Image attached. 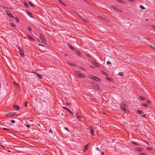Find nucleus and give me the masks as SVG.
I'll list each match as a JSON object with an SVG mask.
<instances>
[{"label":"nucleus","instance_id":"f257e3e1","mask_svg":"<svg viewBox=\"0 0 155 155\" xmlns=\"http://www.w3.org/2000/svg\"><path fill=\"white\" fill-rule=\"evenodd\" d=\"M75 74L78 78H84L85 77L83 74L78 71H75Z\"/></svg>","mask_w":155,"mask_h":155},{"label":"nucleus","instance_id":"f03ea898","mask_svg":"<svg viewBox=\"0 0 155 155\" xmlns=\"http://www.w3.org/2000/svg\"><path fill=\"white\" fill-rule=\"evenodd\" d=\"M89 77L91 79L97 82H100L101 81V80L100 79L98 78L97 77L93 76L92 75H90Z\"/></svg>","mask_w":155,"mask_h":155},{"label":"nucleus","instance_id":"7ed1b4c3","mask_svg":"<svg viewBox=\"0 0 155 155\" xmlns=\"http://www.w3.org/2000/svg\"><path fill=\"white\" fill-rule=\"evenodd\" d=\"M40 36L42 42L45 44L46 42V41L44 35L42 33H41L40 34Z\"/></svg>","mask_w":155,"mask_h":155},{"label":"nucleus","instance_id":"20e7f679","mask_svg":"<svg viewBox=\"0 0 155 155\" xmlns=\"http://www.w3.org/2000/svg\"><path fill=\"white\" fill-rule=\"evenodd\" d=\"M120 108L124 111H126V109L125 108L127 107L126 105L123 103H122L120 104Z\"/></svg>","mask_w":155,"mask_h":155},{"label":"nucleus","instance_id":"39448f33","mask_svg":"<svg viewBox=\"0 0 155 155\" xmlns=\"http://www.w3.org/2000/svg\"><path fill=\"white\" fill-rule=\"evenodd\" d=\"M112 8L117 11H118L119 12H122V11L120 9H118L116 6L112 5Z\"/></svg>","mask_w":155,"mask_h":155},{"label":"nucleus","instance_id":"423d86ee","mask_svg":"<svg viewBox=\"0 0 155 155\" xmlns=\"http://www.w3.org/2000/svg\"><path fill=\"white\" fill-rule=\"evenodd\" d=\"M89 129L91 132V134L93 135L94 136L95 134L94 132V130L93 127L91 126H90L89 127Z\"/></svg>","mask_w":155,"mask_h":155},{"label":"nucleus","instance_id":"0eeeda50","mask_svg":"<svg viewBox=\"0 0 155 155\" xmlns=\"http://www.w3.org/2000/svg\"><path fill=\"white\" fill-rule=\"evenodd\" d=\"M97 17L101 20L105 21L106 22H108L109 21V20L107 18H104L103 17L100 16H97Z\"/></svg>","mask_w":155,"mask_h":155},{"label":"nucleus","instance_id":"6e6552de","mask_svg":"<svg viewBox=\"0 0 155 155\" xmlns=\"http://www.w3.org/2000/svg\"><path fill=\"white\" fill-rule=\"evenodd\" d=\"M99 85L98 84H96L94 86V88L96 90H97L98 91H101V90L99 88Z\"/></svg>","mask_w":155,"mask_h":155},{"label":"nucleus","instance_id":"1a4fd4ad","mask_svg":"<svg viewBox=\"0 0 155 155\" xmlns=\"http://www.w3.org/2000/svg\"><path fill=\"white\" fill-rule=\"evenodd\" d=\"M135 150L139 152H142L143 151V149L141 147H137L135 148Z\"/></svg>","mask_w":155,"mask_h":155},{"label":"nucleus","instance_id":"9d476101","mask_svg":"<svg viewBox=\"0 0 155 155\" xmlns=\"http://www.w3.org/2000/svg\"><path fill=\"white\" fill-rule=\"evenodd\" d=\"M68 45L71 50H75L74 48L70 44L68 43Z\"/></svg>","mask_w":155,"mask_h":155},{"label":"nucleus","instance_id":"9b49d317","mask_svg":"<svg viewBox=\"0 0 155 155\" xmlns=\"http://www.w3.org/2000/svg\"><path fill=\"white\" fill-rule=\"evenodd\" d=\"M13 107L16 110H18L20 108V107L17 105H15L13 106Z\"/></svg>","mask_w":155,"mask_h":155},{"label":"nucleus","instance_id":"f8f14e48","mask_svg":"<svg viewBox=\"0 0 155 155\" xmlns=\"http://www.w3.org/2000/svg\"><path fill=\"white\" fill-rule=\"evenodd\" d=\"M67 63L71 65V66H72L76 67V66L75 65V64H73V63H71L69 61H67Z\"/></svg>","mask_w":155,"mask_h":155},{"label":"nucleus","instance_id":"ddd939ff","mask_svg":"<svg viewBox=\"0 0 155 155\" xmlns=\"http://www.w3.org/2000/svg\"><path fill=\"white\" fill-rule=\"evenodd\" d=\"M8 15L10 18H15V17L13 16V15L10 12L7 13Z\"/></svg>","mask_w":155,"mask_h":155},{"label":"nucleus","instance_id":"4468645a","mask_svg":"<svg viewBox=\"0 0 155 155\" xmlns=\"http://www.w3.org/2000/svg\"><path fill=\"white\" fill-rule=\"evenodd\" d=\"M33 73H34L36 74V75L38 77V78H39L40 79H42V76L40 74H38L37 73L35 72H33Z\"/></svg>","mask_w":155,"mask_h":155},{"label":"nucleus","instance_id":"2eb2a0df","mask_svg":"<svg viewBox=\"0 0 155 155\" xmlns=\"http://www.w3.org/2000/svg\"><path fill=\"white\" fill-rule=\"evenodd\" d=\"M93 64L95 66H96L97 67H99V65H98V64L95 61H94L93 62Z\"/></svg>","mask_w":155,"mask_h":155},{"label":"nucleus","instance_id":"dca6fc26","mask_svg":"<svg viewBox=\"0 0 155 155\" xmlns=\"http://www.w3.org/2000/svg\"><path fill=\"white\" fill-rule=\"evenodd\" d=\"M19 53L21 56L23 57L24 55V54L23 51H19Z\"/></svg>","mask_w":155,"mask_h":155},{"label":"nucleus","instance_id":"f3484780","mask_svg":"<svg viewBox=\"0 0 155 155\" xmlns=\"http://www.w3.org/2000/svg\"><path fill=\"white\" fill-rule=\"evenodd\" d=\"M137 111L139 114H142L143 113V111L140 110H137Z\"/></svg>","mask_w":155,"mask_h":155},{"label":"nucleus","instance_id":"a211bd4d","mask_svg":"<svg viewBox=\"0 0 155 155\" xmlns=\"http://www.w3.org/2000/svg\"><path fill=\"white\" fill-rule=\"evenodd\" d=\"M27 36L28 37V38H29L31 40H32L33 41H35V39L33 37H32L31 36H30V35H28Z\"/></svg>","mask_w":155,"mask_h":155},{"label":"nucleus","instance_id":"6ab92c4d","mask_svg":"<svg viewBox=\"0 0 155 155\" xmlns=\"http://www.w3.org/2000/svg\"><path fill=\"white\" fill-rule=\"evenodd\" d=\"M28 3H29V4L31 5V6L32 7H35V5L33 4H32V3L30 1H28Z\"/></svg>","mask_w":155,"mask_h":155},{"label":"nucleus","instance_id":"aec40b11","mask_svg":"<svg viewBox=\"0 0 155 155\" xmlns=\"http://www.w3.org/2000/svg\"><path fill=\"white\" fill-rule=\"evenodd\" d=\"M24 5L27 8H28L29 7V5L27 4V3L25 2H24Z\"/></svg>","mask_w":155,"mask_h":155},{"label":"nucleus","instance_id":"412c9836","mask_svg":"<svg viewBox=\"0 0 155 155\" xmlns=\"http://www.w3.org/2000/svg\"><path fill=\"white\" fill-rule=\"evenodd\" d=\"M75 51L76 53L78 55H80L81 53L80 51H79L77 50H75Z\"/></svg>","mask_w":155,"mask_h":155},{"label":"nucleus","instance_id":"4be33fe9","mask_svg":"<svg viewBox=\"0 0 155 155\" xmlns=\"http://www.w3.org/2000/svg\"><path fill=\"white\" fill-rule=\"evenodd\" d=\"M58 1L60 3L62 4V5H64L65 6H67V5H65V3L64 2H63L61 0H58Z\"/></svg>","mask_w":155,"mask_h":155},{"label":"nucleus","instance_id":"5701e85b","mask_svg":"<svg viewBox=\"0 0 155 155\" xmlns=\"http://www.w3.org/2000/svg\"><path fill=\"white\" fill-rule=\"evenodd\" d=\"M88 144L86 145L84 147V152H85L87 150V148Z\"/></svg>","mask_w":155,"mask_h":155},{"label":"nucleus","instance_id":"b1692460","mask_svg":"<svg viewBox=\"0 0 155 155\" xmlns=\"http://www.w3.org/2000/svg\"><path fill=\"white\" fill-rule=\"evenodd\" d=\"M10 25H11L13 27L15 28L16 26V25L12 22H10Z\"/></svg>","mask_w":155,"mask_h":155},{"label":"nucleus","instance_id":"393cba45","mask_svg":"<svg viewBox=\"0 0 155 155\" xmlns=\"http://www.w3.org/2000/svg\"><path fill=\"white\" fill-rule=\"evenodd\" d=\"M131 143L133 144H134L135 145H139L138 144V143H136L134 141H131Z\"/></svg>","mask_w":155,"mask_h":155},{"label":"nucleus","instance_id":"a878e982","mask_svg":"<svg viewBox=\"0 0 155 155\" xmlns=\"http://www.w3.org/2000/svg\"><path fill=\"white\" fill-rule=\"evenodd\" d=\"M124 111V113H126L127 114H129L130 113V111L127 109H126V111Z\"/></svg>","mask_w":155,"mask_h":155},{"label":"nucleus","instance_id":"bb28decb","mask_svg":"<svg viewBox=\"0 0 155 155\" xmlns=\"http://www.w3.org/2000/svg\"><path fill=\"white\" fill-rule=\"evenodd\" d=\"M117 1L119 2L120 3H124V4L125 3V2L121 0H116Z\"/></svg>","mask_w":155,"mask_h":155},{"label":"nucleus","instance_id":"cd10ccee","mask_svg":"<svg viewBox=\"0 0 155 155\" xmlns=\"http://www.w3.org/2000/svg\"><path fill=\"white\" fill-rule=\"evenodd\" d=\"M15 21L18 23H19V19L17 18H15Z\"/></svg>","mask_w":155,"mask_h":155},{"label":"nucleus","instance_id":"c85d7f7f","mask_svg":"<svg viewBox=\"0 0 155 155\" xmlns=\"http://www.w3.org/2000/svg\"><path fill=\"white\" fill-rule=\"evenodd\" d=\"M13 83H14V84L16 86L18 87H19V85L17 83H16V82H15V81H14Z\"/></svg>","mask_w":155,"mask_h":155},{"label":"nucleus","instance_id":"c756f323","mask_svg":"<svg viewBox=\"0 0 155 155\" xmlns=\"http://www.w3.org/2000/svg\"><path fill=\"white\" fill-rule=\"evenodd\" d=\"M101 73L103 74H104L105 76L107 75V74L105 72H104L103 71H101Z\"/></svg>","mask_w":155,"mask_h":155},{"label":"nucleus","instance_id":"7c9ffc66","mask_svg":"<svg viewBox=\"0 0 155 155\" xmlns=\"http://www.w3.org/2000/svg\"><path fill=\"white\" fill-rule=\"evenodd\" d=\"M139 155H147V154L146 153H139Z\"/></svg>","mask_w":155,"mask_h":155},{"label":"nucleus","instance_id":"2f4dec72","mask_svg":"<svg viewBox=\"0 0 155 155\" xmlns=\"http://www.w3.org/2000/svg\"><path fill=\"white\" fill-rule=\"evenodd\" d=\"M147 149L148 150H151L152 149V148L151 147H147Z\"/></svg>","mask_w":155,"mask_h":155},{"label":"nucleus","instance_id":"473e14b6","mask_svg":"<svg viewBox=\"0 0 155 155\" xmlns=\"http://www.w3.org/2000/svg\"><path fill=\"white\" fill-rule=\"evenodd\" d=\"M77 15H78V17L79 18H81L82 20H83L84 19L83 18H82V17H81V16H80L79 14H77Z\"/></svg>","mask_w":155,"mask_h":155},{"label":"nucleus","instance_id":"72a5a7b5","mask_svg":"<svg viewBox=\"0 0 155 155\" xmlns=\"http://www.w3.org/2000/svg\"><path fill=\"white\" fill-rule=\"evenodd\" d=\"M140 7L143 9H145V7H144L142 5H140Z\"/></svg>","mask_w":155,"mask_h":155},{"label":"nucleus","instance_id":"f704fd0d","mask_svg":"<svg viewBox=\"0 0 155 155\" xmlns=\"http://www.w3.org/2000/svg\"><path fill=\"white\" fill-rule=\"evenodd\" d=\"M139 98H140V99L141 100H144V98L143 97H141V96H139Z\"/></svg>","mask_w":155,"mask_h":155},{"label":"nucleus","instance_id":"c9c22d12","mask_svg":"<svg viewBox=\"0 0 155 155\" xmlns=\"http://www.w3.org/2000/svg\"><path fill=\"white\" fill-rule=\"evenodd\" d=\"M77 118L79 120H81V117L80 116H79V115H77Z\"/></svg>","mask_w":155,"mask_h":155},{"label":"nucleus","instance_id":"e433bc0d","mask_svg":"<svg viewBox=\"0 0 155 155\" xmlns=\"http://www.w3.org/2000/svg\"><path fill=\"white\" fill-rule=\"evenodd\" d=\"M79 68L80 69H81V70H83L84 71H86V69H85L84 68H82V67H79Z\"/></svg>","mask_w":155,"mask_h":155},{"label":"nucleus","instance_id":"4c0bfd02","mask_svg":"<svg viewBox=\"0 0 155 155\" xmlns=\"http://www.w3.org/2000/svg\"><path fill=\"white\" fill-rule=\"evenodd\" d=\"M118 74L120 76H123L124 75L123 73L122 72L119 73Z\"/></svg>","mask_w":155,"mask_h":155},{"label":"nucleus","instance_id":"58836bf2","mask_svg":"<svg viewBox=\"0 0 155 155\" xmlns=\"http://www.w3.org/2000/svg\"><path fill=\"white\" fill-rule=\"evenodd\" d=\"M106 78L107 80H108V81H110L111 78H110V77H106Z\"/></svg>","mask_w":155,"mask_h":155},{"label":"nucleus","instance_id":"ea45409f","mask_svg":"<svg viewBox=\"0 0 155 155\" xmlns=\"http://www.w3.org/2000/svg\"><path fill=\"white\" fill-rule=\"evenodd\" d=\"M151 27L155 30V25H151Z\"/></svg>","mask_w":155,"mask_h":155},{"label":"nucleus","instance_id":"a19ab883","mask_svg":"<svg viewBox=\"0 0 155 155\" xmlns=\"http://www.w3.org/2000/svg\"><path fill=\"white\" fill-rule=\"evenodd\" d=\"M141 116L143 117H144V118H147V117H146V116H145V114H143L141 115Z\"/></svg>","mask_w":155,"mask_h":155},{"label":"nucleus","instance_id":"79ce46f5","mask_svg":"<svg viewBox=\"0 0 155 155\" xmlns=\"http://www.w3.org/2000/svg\"><path fill=\"white\" fill-rule=\"evenodd\" d=\"M27 12V14H28L29 15H31V13L29 11H28Z\"/></svg>","mask_w":155,"mask_h":155},{"label":"nucleus","instance_id":"37998d69","mask_svg":"<svg viewBox=\"0 0 155 155\" xmlns=\"http://www.w3.org/2000/svg\"><path fill=\"white\" fill-rule=\"evenodd\" d=\"M147 102L149 104H151V102L149 100H147Z\"/></svg>","mask_w":155,"mask_h":155},{"label":"nucleus","instance_id":"c03bdc74","mask_svg":"<svg viewBox=\"0 0 155 155\" xmlns=\"http://www.w3.org/2000/svg\"><path fill=\"white\" fill-rule=\"evenodd\" d=\"M111 64V63L110 62H109L108 61H107V65H109V64Z\"/></svg>","mask_w":155,"mask_h":155},{"label":"nucleus","instance_id":"a18cd8bd","mask_svg":"<svg viewBox=\"0 0 155 155\" xmlns=\"http://www.w3.org/2000/svg\"><path fill=\"white\" fill-rule=\"evenodd\" d=\"M142 104V105L146 107H147L148 106L145 104Z\"/></svg>","mask_w":155,"mask_h":155},{"label":"nucleus","instance_id":"49530a36","mask_svg":"<svg viewBox=\"0 0 155 155\" xmlns=\"http://www.w3.org/2000/svg\"><path fill=\"white\" fill-rule=\"evenodd\" d=\"M67 110L69 111V112L72 114L73 115V114L71 111L70 110H69L68 109H67Z\"/></svg>","mask_w":155,"mask_h":155},{"label":"nucleus","instance_id":"de8ad7c7","mask_svg":"<svg viewBox=\"0 0 155 155\" xmlns=\"http://www.w3.org/2000/svg\"><path fill=\"white\" fill-rule=\"evenodd\" d=\"M150 47H151V49H153L154 50H155V48L153 46H150Z\"/></svg>","mask_w":155,"mask_h":155},{"label":"nucleus","instance_id":"09e8293b","mask_svg":"<svg viewBox=\"0 0 155 155\" xmlns=\"http://www.w3.org/2000/svg\"><path fill=\"white\" fill-rule=\"evenodd\" d=\"M27 104H28V102H26L25 104V106L26 107H27Z\"/></svg>","mask_w":155,"mask_h":155},{"label":"nucleus","instance_id":"8fccbe9b","mask_svg":"<svg viewBox=\"0 0 155 155\" xmlns=\"http://www.w3.org/2000/svg\"><path fill=\"white\" fill-rule=\"evenodd\" d=\"M1 7L2 8H3V9H5V8H7L6 7H3V6H2V5H1Z\"/></svg>","mask_w":155,"mask_h":155},{"label":"nucleus","instance_id":"3c124183","mask_svg":"<svg viewBox=\"0 0 155 155\" xmlns=\"http://www.w3.org/2000/svg\"><path fill=\"white\" fill-rule=\"evenodd\" d=\"M18 49L19 50V51H22L21 48L20 47H18Z\"/></svg>","mask_w":155,"mask_h":155},{"label":"nucleus","instance_id":"603ef678","mask_svg":"<svg viewBox=\"0 0 155 155\" xmlns=\"http://www.w3.org/2000/svg\"><path fill=\"white\" fill-rule=\"evenodd\" d=\"M28 30L30 31H31V27L29 26L28 28Z\"/></svg>","mask_w":155,"mask_h":155},{"label":"nucleus","instance_id":"864d4df0","mask_svg":"<svg viewBox=\"0 0 155 155\" xmlns=\"http://www.w3.org/2000/svg\"><path fill=\"white\" fill-rule=\"evenodd\" d=\"M25 125H26V126L28 127H31L29 125H28L26 124Z\"/></svg>","mask_w":155,"mask_h":155},{"label":"nucleus","instance_id":"5fc2aeb1","mask_svg":"<svg viewBox=\"0 0 155 155\" xmlns=\"http://www.w3.org/2000/svg\"><path fill=\"white\" fill-rule=\"evenodd\" d=\"M11 121L13 123H14L15 122V121L14 120H11Z\"/></svg>","mask_w":155,"mask_h":155},{"label":"nucleus","instance_id":"6e6d98bb","mask_svg":"<svg viewBox=\"0 0 155 155\" xmlns=\"http://www.w3.org/2000/svg\"><path fill=\"white\" fill-rule=\"evenodd\" d=\"M66 104L67 105H70L71 104H70L69 103H66Z\"/></svg>","mask_w":155,"mask_h":155},{"label":"nucleus","instance_id":"4d7b16f0","mask_svg":"<svg viewBox=\"0 0 155 155\" xmlns=\"http://www.w3.org/2000/svg\"><path fill=\"white\" fill-rule=\"evenodd\" d=\"M64 128L65 130H67V131H69V130H68V128L65 127H64Z\"/></svg>","mask_w":155,"mask_h":155},{"label":"nucleus","instance_id":"13d9d810","mask_svg":"<svg viewBox=\"0 0 155 155\" xmlns=\"http://www.w3.org/2000/svg\"><path fill=\"white\" fill-rule=\"evenodd\" d=\"M3 129H4V130H9V129H7V128H3Z\"/></svg>","mask_w":155,"mask_h":155},{"label":"nucleus","instance_id":"bf43d9fd","mask_svg":"<svg viewBox=\"0 0 155 155\" xmlns=\"http://www.w3.org/2000/svg\"><path fill=\"white\" fill-rule=\"evenodd\" d=\"M96 149L98 151H100L99 148L98 147H97Z\"/></svg>","mask_w":155,"mask_h":155},{"label":"nucleus","instance_id":"052dcab7","mask_svg":"<svg viewBox=\"0 0 155 155\" xmlns=\"http://www.w3.org/2000/svg\"><path fill=\"white\" fill-rule=\"evenodd\" d=\"M38 45L39 46H42L44 47V46L43 45H42L41 44H38Z\"/></svg>","mask_w":155,"mask_h":155},{"label":"nucleus","instance_id":"680f3d73","mask_svg":"<svg viewBox=\"0 0 155 155\" xmlns=\"http://www.w3.org/2000/svg\"><path fill=\"white\" fill-rule=\"evenodd\" d=\"M63 108L64 109H66L67 110V109H68V108H66L65 107H63Z\"/></svg>","mask_w":155,"mask_h":155},{"label":"nucleus","instance_id":"e2e57ef3","mask_svg":"<svg viewBox=\"0 0 155 155\" xmlns=\"http://www.w3.org/2000/svg\"><path fill=\"white\" fill-rule=\"evenodd\" d=\"M90 67L92 68H94V67L93 66H91Z\"/></svg>","mask_w":155,"mask_h":155},{"label":"nucleus","instance_id":"0e129e2a","mask_svg":"<svg viewBox=\"0 0 155 155\" xmlns=\"http://www.w3.org/2000/svg\"><path fill=\"white\" fill-rule=\"evenodd\" d=\"M87 56L88 57H91V56L90 54H88L87 55Z\"/></svg>","mask_w":155,"mask_h":155},{"label":"nucleus","instance_id":"69168bd1","mask_svg":"<svg viewBox=\"0 0 155 155\" xmlns=\"http://www.w3.org/2000/svg\"><path fill=\"white\" fill-rule=\"evenodd\" d=\"M49 132H50L51 133H53V132H52V131L51 130H49Z\"/></svg>","mask_w":155,"mask_h":155},{"label":"nucleus","instance_id":"338daca9","mask_svg":"<svg viewBox=\"0 0 155 155\" xmlns=\"http://www.w3.org/2000/svg\"><path fill=\"white\" fill-rule=\"evenodd\" d=\"M146 39L148 40H150V39L149 38H147Z\"/></svg>","mask_w":155,"mask_h":155},{"label":"nucleus","instance_id":"774afa93","mask_svg":"<svg viewBox=\"0 0 155 155\" xmlns=\"http://www.w3.org/2000/svg\"><path fill=\"white\" fill-rule=\"evenodd\" d=\"M6 12L7 14V13H8L9 12H8L7 10H6Z\"/></svg>","mask_w":155,"mask_h":155}]
</instances>
